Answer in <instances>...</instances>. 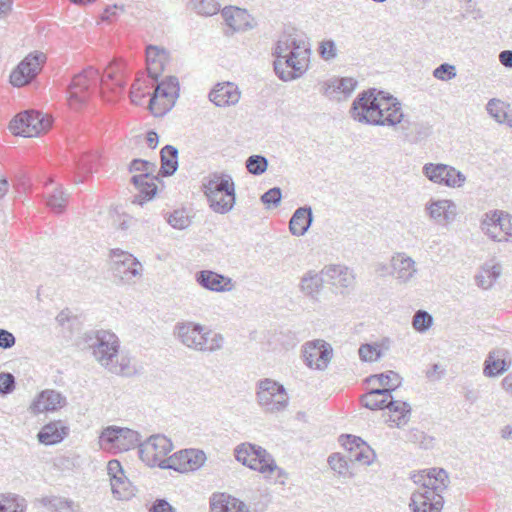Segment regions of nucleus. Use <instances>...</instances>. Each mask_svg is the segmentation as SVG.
<instances>
[{
	"instance_id": "f257e3e1",
	"label": "nucleus",
	"mask_w": 512,
	"mask_h": 512,
	"mask_svg": "<svg viewBox=\"0 0 512 512\" xmlns=\"http://www.w3.org/2000/svg\"><path fill=\"white\" fill-rule=\"evenodd\" d=\"M100 86V94L106 101H113L119 97L125 88L123 65L118 60H113L107 66L101 76L99 71L92 66L75 75L68 86V103L70 107L77 109L87 102L92 88Z\"/></svg>"
},
{
	"instance_id": "f03ea898",
	"label": "nucleus",
	"mask_w": 512,
	"mask_h": 512,
	"mask_svg": "<svg viewBox=\"0 0 512 512\" xmlns=\"http://www.w3.org/2000/svg\"><path fill=\"white\" fill-rule=\"evenodd\" d=\"M274 55V70L277 76L287 82L300 78L309 68L311 45L301 33L283 35L277 42Z\"/></svg>"
},
{
	"instance_id": "7ed1b4c3",
	"label": "nucleus",
	"mask_w": 512,
	"mask_h": 512,
	"mask_svg": "<svg viewBox=\"0 0 512 512\" xmlns=\"http://www.w3.org/2000/svg\"><path fill=\"white\" fill-rule=\"evenodd\" d=\"M84 339L94 359L108 372L122 376L135 374L131 358L119 352L120 341L116 334L107 330L91 331Z\"/></svg>"
},
{
	"instance_id": "20e7f679",
	"label": "nucleus",
	"mask_w": 512,
	"mask_h": 512,
	"mask_svg": "<svg viewBox=\"0 0 512 512\" xmlns=\"http://www.w3.org/2000/svg\"><path fill=\"white\" fill-rule=\"evenodd\" d=\"M419 487L410 498L409 507L412 512H440L444 499L442 493L449 484V477L444 469L432 468L413 476Z\"/></svg>"
},
{
	"instance_id": "39448f33",
	"label": "nucleus",
	"mask_w": 512,
	"mask_h": 512,
	"mask_svg": "<svg viewBox=\"0 0 512 512\" xmlns=\"http://www.w3.org/2000/svg\"><path fill=\"white\" fill-rule=\"evenodd\" d=\"M175 338L185 347L202 353H213L222 349L224 337L206 326L192 321L178 322L174 326Z\"/></svg>"
},
{
	"instance_id": "423d86ee",
	"label": "nucleus",
	"mask_w": 512,
	"mask_h": 512,
	"mask_svg": "<svg viewBox=\"0 0 512 512\" xmlns=\"http://www.w3.org/2000/svg\"><path fill=\"white\" fill-rule=\"evenodd\" d=\"M202 188L214 212L225 214L234 206L235 189L230 175L212 173L204 178Z\"/></svg>"
},
{
	"instance_id": "0eeeda50",
	"label": "nucleus",
	"mask_w": 512,
	"mask_h": 512,
	"mask_svg": "<svg viewBox=\"0 0 512 512\" xmlns=\"http://www.w3.org/2000/svg\"><path fill=\"white\" fill-rule=\"evenodd\" d=\"M172 449L173 444L169 438L156 434L150 436L144 442L140 441L138 452L140 459L147 466L166 469L168 466H171L167 455Z\"/></svg>"
},
{
	"instance_id": "6e6552de",
	"label": "nucleus",
	"mask_w": 512,
	"mask_h": 512,
	"mask_svg": "<svg viewBox=\"0 0 512 512\" xmlns=\"http://www.w3.org/2000/svg\"><path fill=\"white\" fill-rule=\"evenodd\" d=\"M378 94H380V90L375 88L360 92L353 100L349 110L351 118L365 125L375 126V123H379Z\"/></svg>"
},
{
	"instance_id": "1a4fd4ad",
	"label": "nucleus",
	"mask_w": 512,
	"mask_h": 512,
	"mask_svg": "<svg viewBox=\"0 0 512 512\" xmlns=\"http://www.w3.org/2000/svg\"><path fill=\"white\" fill-rule=\"evenodd\" d=\"M179 91V81L175 76H169L158 83L149 101V108L152 114L160 117L169 112L179 97Z\"/></svg>"
},
{
	"instance_id": "9d476101",
	"label": "nucleus",
	"mask_w": 512,
	"mask_h": 512,
	"mask_svg": "<svg viewBox=\"0 0 512 512\" xmlns=\"http://www.w3.org/2000/svg\"><path fill=\"white\" fill-rule=\"evenodd\" d=\"M141 435L132 429L108 426L101 432L100 442L104 449L126 452L139 447Z\"/></svg>"
},
{
	"instance_id": "9b49d317",
	"label": "nucleus",
	"mask_w": 512,
	"mask_h": 512,
	"mask_svg": "<svg viewBox=\"0 0 512 512\" xmlns=\"http://www.w3.org/2000/svg\"><path fill=\"white\" fill-rule=\"evenodd\" d=\"M422 173L429 181L449 188H461L466 182V176L461 171L443 163H426Z\"/></svg>"
},
{
	"instance_id": "f8f14e48",
	"label": "nucleus",
	"mask_w": 512,
	"mask_h": 512,
	"mask_svg": "<svg viewBox=\"0 0 512 512\" xmlns=\"http://www.w3.org/2000/svg\"><path fill=\"white\" fill-rule=\"evenodd\" d=\"M258 404L269 412H279L288 405V396L283 385L265 379L258 383Z\"/></svg>"
},
{
	"instance_id": "ddd939ff",
	"label": "nucleus",
	"mask_w": 512,
	"mask_h": 512,
	"mask_svg": "<svg viewBox=\"0 0 512 512\" xmlns=\"http://www.w3.org/2000/svg\"><path fill=\"white\" fill-rule=\"evenodd\" d=\"M111 259L113 274L122 282L134 283L135 278L142 275V265L132 254L120 249H113Z\"/></svg>"
},
{
	"instance_id": "4468645a",
	"label": "nucleus",
	"mask_w": 512,
	"mask_h": 512,
	"mask_svg": "<svg viewBox=\"0 0 512 512\" xmlns=\"http://www.w3.org/2000/svg\"><path fill=\"white\" fill-rule=\"evenodd\" d=\"M51 121L45 119L39 112L25 111L18 114L9 124V128L15 135L33 137L47 130Z\"/></svg>"
},
{
	"instance_id": "2eb2a0df",
	"label": "nucleus",
	"mask_w": 512,
	"mask_h": 512,
	"mask_svg": "<svg viewBox=\"0 0 512 512\" xmlns=\"http://www.w3.org/2000/svg\"><path fill=\"white\" fill-rule=\"evenodd\" d=\"M46 56L42 52H34L26 56L11 72L10 83L22 87L30 83L40 72Z\"/></svg>"
},
{
	"instance_id": "dca6fc26",
	"label": "nucleus",
	"mask_w": 512,
	"mask_h": 512,
	"mask_svg": "<svg viewBox=\"0 0 512 512\" xmlns=\"http://www.w3.org/2000/svg\"><path fill=\"white\" fill-rule=\"evenodd\" d=\"M481 229L495 241H507L508 237L512 238V217L500 211H491L485 214Z\"/></svg>"
},
{
	"instance_id": "f3484780",
	"label": "nucleus",
	"mask_w": 512,
	"mask_h": 512,
	"mask_svg": "<svg viewBox=\"0 0 512 512\" xmlns=\"http://www.w3.org/2000/svg\"><path fill=\"white\" fill-rule=\"evenodd\" d=\"M333 356L332 346L322 339L308 341L303 346L306 365L315 370H325Z\"/></svg>"
},
{
	"instance_id": "a211bd4d",
	"label": "nucleus",
	"mask_w": 512,
	"mask_h": 512,
	"mask_svg": "<svg viewBox=\"0 0 512 512\" xmlns=\"http://www.w3.org/2000/svg\"><path fill=\"white\" fill-rule=\"evenodd\" d=\"M388 274L400 285L412 283L418 275V267L414 259L404 252H396L389 262Z\"/></svg>"
},
{
	"instance_id": "6ab92c4d",
	"label": "nucleus",
	"mask_w": 512,
	"mask_h": 512,
	"mask_svg": "<svg viewBox=\"0 0 512 512\" xmlns=\"http://www.w3.org/2000/svg\"><path fill=\"white\" fill-rule=\"evenodd\" d=\"M378 98V118L380 117L379 123H375V126H386L395 127L400 124L404 118V112L400 101L392 96L391 94L380 90Z\"/></svg>"
},
{
	"instance_id": "aec40b11",
	"label": "nucleus",
	"mask_w": 512,
	"mask_h": 512,
	"mask_svg": "<svg viewBox=\"0 0 512 512\" xmlns=\"http://www.w3.org/2000/svg\"><path fill=\"white\" fill-rule=\"evenodd\" d=\"M357 86L352 77H333L319 84V92L332 101L340 102L347 99Z\"/></svg>"
},
{
	"instance_id": "412c9836",
	"label": "nucleus",
	"mask_w": 512,
	"mask_h": 512,
	"mask_svg": "<svg viewBox=\"0 0 512 512\" xmlns=\"http://www.w3.org/2000/svg\"><path fill=\"white\" fill-rule=\"evenodd\" d=\"M205 453L196 449H185L169 457L171 466L167 468L179 472H188L199 469L205 462Z\"/></svg>"
},
{
	"instance_id": "4be33fe9",
	"label": "nucleus",
	"mask_w": 512,
	"mask_h": 512,
	"mask_svg": "<svg viewBox=\"0 0 512 512\" xmlns=\"http://www.w3.org/2000/svg\"><path fill=\"white\" fill-rule=\"evenodd\" d=\"M425 212L430 220L439 225H446L454 221L457 215V207L449 199H431L425 204Z\"/></svg>"
},
{
	"instance_id": "5701e85b",
	"label": "nucleus",
	"mask_w": 512,
	"mask_h": 512,
	"mask_svg": "<svg viewBox=\"0 0 512 512\" xmlns=\"http://www.w3.org/2000/svg\"><path fill=\"white\" fill-rule=\"evenodd\" d=\"M341 439H345L342 445L348 451L347 458L350 462L362 465H370L373 462L375 458L374 451L360 437L342 435Z\"/></svg>"
},
{
	"instance_id": "b1692460",
	"label": "nucleus",
	"mask_w": 512,
	"mask_h": 512,
	"mask_svg": "<svg viewBox=\"0 0 512 512\" xmlns=\"http://www.w3.org/2000/svg\"><path fill=\"white\" fill-rule=\"evenodd\" d=\"M221 16L232 32H241L252 28L253 16L246 9L225 6L221 10Z\"/></svg>"
},
{
	"instance_id": "393cba45",
	"label": "nucleus",
	"mask_w": 512,
	"mask_h": 512,
	"mask_svg": "<svg viewBox=\"0 0 512 512\" xmlns=\"http://www.w3.org/2000/svg\"><path fill=\"white\" fill-rule=\"evenodd\" d=\"M195 281L202 288L213 292H228L233 289L231 278L212 270L196 272Z\"/></svg>"
},
{
	"instance_id": "a878e982",
	"label": "nucleus",
	"mask_w": 512,
	"mask_h": 512,
	"mask_svg": "<svg viewBox=\"0 0 512 512\" xmlns=\"http://www.w3.org/2000/svg\"><path fill=\"white\" fill-rule=\"evenodd\" d=\"M258 473L264 474L269 482L285 484L287 473L277 466L274 458L258 446Z\"/></svg>"
},
{
	"instance_id": "bb28decb",
	"label": "nucleus",
	"mask_w": 512,
	"mask_h": 512,
	"mask_svg": "<svg viewBox=\"0 0 512 512\" xmlns=\"http://www.w3.org/2000/svg\"><path fill=\"white\" fill-rule=\"evenodd\" d=\"M209 512H249L248 506L240 499L223 492L210 496Z\"/></svg>"
},
{
	"instance_id": "cd10ccee",
	"label": "nucleus",
	"mask_w": 512,
	"mask_h": 512,
	"mask_svg": "<svg viewBox=\"0 0 512 512\" xmlns=\"http://www.w3.org/2000/svg\"><path fill=\"white\" fill-rule=\"evenodd\" d=\"M209 99L219 107L234 105L240 99V92L238 87L231 82L218 83L209 93Z\"/></svg>"
},
{
	"instance_id": "c85d7f7f",
	"label": "nucleus",
	"mask_w": 512,
	"mask_h": 512,
	"mask_svg": "<svg viewBox=\"0 0 512 512\" xmlns=\"http://www.w3.org/2000/svg\"><path fill=\"white\" fill-rule=\"evenodd\" d=\"M155 181L156 178L147 172L134 175L132 177V182L138 189V194L134 196L132 203L142 206L145 201L151 200L157 192V185Z\"/></svg>"
},
{
	"instance_id": "c756f323",
	"label": "nucleus",
	"mask_w": 512,
	"mask_h": 512,
	"mask_svg": "<svg viewBox=\"0 0 512 512\" xmlns=\"http://www.w3.org/2000/svg\"><path fill=\"white\" fill-rule=\"evenodd\" d=\"M69 434V427L61 420L44 425L37 434L38 441L44 445H55Z\"/></svg>"
},
{
	"instance_id": "7c9ffc66",
	"label": "nucleus",
	"mask_w": 512,
	"mask_h": 512,
	"mask_svg": "<svg viewBox=\"0 0 512 512\" xmlns=\"http://www.w3.org/2000/svg\"><path fill=\"white\" fill-rule=\"evenodd\" d=\"M333 286L348 288L354 283V274L348 267L338 264L328 265L321 271Z\"/></svg>"
},
{
	"instance_id": "2f4dec72",
	"label": "nucleus",
	"mask_w": 512,
	"mask_h": 512,
	"mask_svg": "<svg viewBox=\"0 0 512 512\" xmlns=\"http://www.w3.org/2000/svg\"><path fill=\"white\" fill-rule=\"evenodd\" d=\"M65 403V397H63L59 392L54 390H45L41 392L37 399L32 403L31 410L34 413L56 411L62 408Z\"/></svg>"
},
{
	"instance_id": "473e14b6",
	"label": "nucleus",
	"mask_w": 512,
	"mask_h": 512,
	"mask_svg": "<svg viewBox=\"0 0 512 512\" xmlns=\"http://www.w3.org/2000/svg\"><path fill=\"white\" fill-rule=\"evenodd\" d=\"M313 222V212L310 206L299 207L289 221V231L293 236H304Z\"/></svg>"
},
{
	"instance_id": "72a5a7b5",
	"label": "nucleus",
	"mask_w": 512,
	"mask_h": 512,
	"mask_svg": "<svg viewBox=\"0 0 512 512\" xmlns=\"http://www.w3.org/2000/svg\"><path fill=\"white\" fill-rule=\"evenodd\" d=\"M168 55L164 49L157 46L149 45L146 49L147 72L149 76L155 80L164 70Z\"/></svg>"
},
{
	"instance_id": "f704fd0d",
	"label": "nucleus",
	"mask_w": 512,
	"mask_h": 512,
	"mask_svg": "<svg viewBox=\"0 0 512 512\" xmlns=\"http://www.w3.org/2000/svg\"><path fill=\"white\" fill-rule=\"evenodd\" d=\"M386 408L389 410V418L386 422L395 424L398 428L406 425L411 416V407L409 403L401 400H395L393 396L387 402Z\"/></svg>"
},
{
	"instance_id": "c9c22d12",
	"label": "nucleus",
	"mask_w": 512,
	"mask_h": 512,
	"mask_svg": "<svg viewBox=\"0 0 512 512\" xmlns=\"http://www.w3.org/2000/svg\"><path fill=\"white\" fill-rule=\"evenodd\" d=\"M486 111L498 124H506L512 128V109L509 103L492 98L486 104Z\"/></svg>"
},
{
	"instance_id": "e433bc0d",
	"label": "nucleus",
	"mask_w": 512,
	"mask_h": 512,
	"mask_svg": "<svg viewBox=\"0 0 512 512\" xmlns=\"http://www.w3.org/2000/svg\"><path fill=\"white\" fill-rule=\"evenodd\" d=\"M368 382L374 386V388H380L386 390L385 394L392 396V392L396 390L402 383L400 375L394 371H387L384 373L370 376Z\"/></svg>"
},
{
	"instance_id": "4c0bfd02",
	"label": "nucleus",
	"mask_w": 512,
	"mask_h": 512,
	"mask_svg": "<svg viewBox=\"0 0 512 512\" xmlns=\"http://www.w3.org/2000/svg\"><path fill=\"white\" fill-rule=\"evenodd\" d=\"M324 276L313 270L307 271L301 278L300 290L306 296L316 299L323 287Z\"/></svg>"
},
{
	"instance_id": "58836bf2",
	"label": "nucleus",
	"mask_w": 512,
	"mask_h": 512,
	"mask_svg": "<svg viewBox=\"0 0 512 512\" xmlns=\"http://www.w3.org/2000/svg\"><path fill=\"white\" fill-rule=\"evenodd\" d=\"M502 267L500 264L485 263L479 273L475 276V281L478 287L482 289H489L493 286L496 280L500 277Z\"/></svg>"
},
{
	"instance_id": "ea45409f",
	"label": "nucleus",
	"mask_w": 512,
	"mask_h": 512,
	"mask_svg": "<svg viewBox=\"0 0 512 512\" xmlns=\"http://www.w3.org/2000/svg\"><path fill=\"white\" fill-rule=\"evenodd\" d=\"M41 503L50 512H79L80 509L79 504L59 496L44 497Z\"/></svg>"
},
{
	"instance_id": "a19ab883",
	"label": "nucleus",
	"mask_w": 512,
	"mask_h": 512,
	"mask_svg": "<svg viewBox=\"0 0 512 512\" xmlns=\"http://www.w3.org/2000/svg\"><path fill=\"white\" fill-rule=\"evenodd\" d=\"M110 484L112 494L118 500H129L135 495L136 489L125 474L120 477H114Z\"/></svg>"
},
{
	"instance_id": "79ce46f5",
	"label": "nucleus",
	"mask_w": 512,
	"mask_h": 512,
	"mask_svg": "<svg viewBox=\"0 0 512 512\" xmlns=\"http://www.w3.org/2000/svg\"><path fill=\"white\" fill-rule=\"evenodd\" d=\"M187 8L203 17L213 16L222 10L218 0H188Z\"/></svg>"
},
{
	"instance_id": "37998d69",
	"label": "nucleus",
	"mask_w": 512,
	"mask_h": 512,
	"mask_svg": "<svg viewBox=\"0 0 512 512\" xmlns=\"http://www.w3.org/2000/svg\"><path fill=\"white\" fill-rule=\"evenodd\" d=\"M385 391L386 390L373 387L368 393L362 396V404L370 410L385 409L391 397L385 394Z\"/></svg>"
},
{
	"instance_id": "c03bdc74",
	"label": "nucleus",
	"mask_w": 512,
	"mask_h": 512,
	"mask_svg": "<svg viewBox=\"0 0 512 512\" xmlns=\"http://www.w3.org/2000/svg\"><path fill=\"white\" fill-rule=\"evenodd\" d=\"M26 500L17 494H0V512H26Z\"/></svg>"
},
{
	"instance_id": "a18cd8bd",
	"label": "nucleus",
	"mask_w": 512,
	"mask_h": 512,
	"mask_svg": "<svg viewBox=\"0 0 512 512\" xmlns=\"http://www.w3.org/2000/svg\"><path fill=\"white\" fill-rule=\"evenodd\" d=\"M161 170L164 175H173L178 168V150L171 145H166L161 150Z\"/></svg>"
},
{
	"instance_id": "49530a36",
	"label": "nucleus",
	"mask_w": 512,
	"mask_h": 512,
	"mask_svg": "<svg viewBox=\"0 0 512 512\" xmlns=\"http://www.w3.org/2000/svg\"><path fill=\"white\" fill-rule=\"evenodd\" d=\"M507 369L505 359L499 357L497 352H490L484 362L483 373L487 377H495L503 374Z\"/></svg>"
},
{
	"instance_id": "de8ad7c7",
	"label": "nucleus",
	"mask_w": 512,
	"mask_h": 512,
	"mask_svg": "<svg viewBox=\"0 0 512 512\" xmlns=\"http://www.w3.org/2000/svg\"><path fill=\"white\" fill-rule=\"evenodd\" d=\"M235 457L237 461L256 470V445L250 443H242L235 449Z\"/></svg>"
},
{
	"instance_id": "09e8293b",
	"label": "nucleus",
	"mask_w": 512,
	"mask_h": 512,
	"mask_svg": "<svg viewBox=\"0 0 512 512\" xmlns=\"http://www.w3.org/2000/svg\"><path fill=\"white\" fill-rule=\"evenodd\" d=\"M96 161L97 156L95 154H86L81 157L77 164V171L74 180L75 184L84 182L85 176L94 171Z\"/></svg>"
},
{
	"instance_id": "8fccbe9b",
	"label": "nucleus",
	"mask_w": 512,
	"mask_h": 512,
	"mask_svg": "<svg viewBox=\"0 0 512 512\" xmlns=\"http://www.w3.org/2000/svg\"><path fill=\"white\" fill-rule=\"evenodd\" d=\"M70 194L62 189H55L46 200L47 206L55 213H62L68 203Z\"/></svg>"
},
{
	"instance_id": "3c124183",
	"label": "nucleus",
	"mask_w": 512,
	"mask_h": 512,
	"mask_svg": "<svg viewBox=\"0 0 512 512\" xmlns=\"http://www.w3.org/2000/svg\"><path fill=\"white\" fill-rule=\"evenodd\" d=\"M358 353L360 359L366 362L377 361L383 355L381 345L377 343L362 344L359 347Z\"/></svg>"
},
{
	"instance_id": "603ef678",
	"label": "nucleus",
	"mask_w": 512,
	"mask_h": 512,
	"mask_svg": "<svg viewBox=\"0 0 512 512\" xmlns=\"http://www.w3.org/2000/svg\"><path fill=\"white\" fill-rule=\"evenodd\" d=\"M433 324V317L424 310H418L412 320L413 328L418 332H426Z\"/></svg>"
},
{
	"instance_id": "864d4df0",
	"label": "nucleus",
	"mask_w": 512,
	"mask_h": 512,
	"mask_svg": "<svg viewBox=\"0 0 512 512\" xmlns=\"http://www.w3.org/2000/svg\"><path fill=\"white\" fill-rule=\"evenodd\" d=\"M336 43L332 39L323 40L319 43L318 53L325 61H332L337 57Z\"/></svg>"
},
{
	"instance_id": "5fc2aeb1",
	"label": "nucleus",
	"mask_w": 512,
	"mask_h": 512,
	"mask_svg": "<svg viewBox=\"0 0 512 512\" xmlns=\"http://www.w3.org/2000/svg\"><path fill=\"white\" fill-rule=\"evenodd\" d=\"M457 75L456 67L449 63L439 65L433 71V76L441 81H449Z\"/></svg>"
},
{
	"instance_id": "6e6d98bb",
	"label": "nucleus",
	"mask_w": 512,
	"mask_h": 512,
	"mask_svg": "<svg viewBox=\"0 0 512 512\" xmlns=\"http://www.w3.org/2000/svg\"><path fill=\"white\" fill-rule=\"evenodd\" d=\"M282 199L281 189L274 187L269 189L261 196V201L267 206L268 209L276 208L279 206Z\"/></svg>"
},
{
	"instance_id": "4d7b16f0",
	"label": "nucleus",
	"mask_w": 512,
	"mask_h": 512,
	"mask_svg": "<svg viewBox=\"0 0 512 512\" xmlns=\"http://www.w3.org/2000/svg\"><path fill=\"white\" fill-rule=\"evenodd\" d=\"M168 223L176 229H185L190 225V220L184 211L176 210L170 214Z\"/></svg>"
},
{
	"instance_id": "13d9d810",
	"label": "nucleus",
	"mask_w": 512,
	"mask_h": 512,
	"mask_svg": "<svg viewBox=\"0 0 512 512\" xmlns=\"http://www.w3.org/2000/svg\"><path fill=\"white\" fill-rule=\"evenodd\" d=\"M328 463L334 471L341 475H346L348 471V460L346 457L340 456L339 454H332L328 458Z\"/></svg>"
},
{
	"instance_id": "bf43d9fd",
	"label": "nucleus",
	"mask_w": 512,
	"mask_h": 512,
	"mask_svg": "<svg viewBox=\"0 0 512 512\" xmlns=\"http://www.w3.org/2000/svg\"><path fill=\"white\" fill-rule=\"evenodd\" d=\"M15 389V378L11 373H0V394L7 395Z\"/></svg>"
},
{
	"instance_id": "052dcab7",
	"label": "nucleus",
	"mask_w": 512,
	"mask_h": 512,
	"mask_svg": "<svg viewBox=\"0 0 512 512\" xmlns=\"http://www.w3.org/2000/svg\"><path fill=\"white\" fill-rule=\"evenodd\" d=\"M154 164L142 159H134L130 164V171H141L142 173H149L151 175L154 170Z\"/></svg>"
},
{
	"instance_id": "680f3d73",
	"label": "nucleus",
	"mask_w": 512,
	"mask_h": 512,
	"mask_svg": "<svg viewBox=\"0 0 512 512\" xmlns=\"http://www.w3.org/2000/svg\"><path fill=\"white\" fill-rule=\"evenodd\" d=\"M16 343V337L10 331L0 328V348L7 350L12 348Z\"/></svg>"
},
{
	"instance_id": "e2e57ef3",
	"label": "nucleus",
	"mask_w": 512,
	"mask_h": 512,
	"mask_svg": "<svg viewBox=\"0 0 512 512\" xmlns=\"http://www.w3.org/2000/svg\"><path fill=\"white\" fill-rule=\"evenodd\" d=\"M149 512H176V510L165 499H157L149 508Z\"/></svg>"
},
{
	"instance_id": "0e129e2a",
	"label": "nucleus",
	"mask_w": 512,
	"mask_h": 512,
	"mask_svg": "<svg viewBox=\"0 0 512 512\" xmlns=\"http://www.w3.org/2000/svg\"><path fill=\"white\" fill-rule=\"evenodd\" d=\"M108 475L110 476V481L114 479V477L123 476L124 471L118 460H111L107 466Z\"/></svg>"
},
{
	"instance_id": "69168bd1",
	"label": "nucleus",
	"mask_w": 512,
	"mask_h": 512,
	"mask_svg": "<svg viewBox=\"0 0 512 512\" xmlns=\"http://www.w3.org/2000/svg\"><path fill=\"white\" fill-rule=\"evenodd\" d=\"M499 62L506 68H512V50H503L499 53Z\"/></svg>"
},
{
	"instance_id": "338daca9",
	"label": "nucleus",
	"mask_w": 512,
	"mask_h": 512,
	"mask_svg": "<svg viewBox=\"0 0 512 512\" xmlns=\"http://www.w3.org/2000/svg\"><path fill=\"white\" fill-rule=\"evenodd\" d=\"M501 385L504 391L512 397V373L503 378Z\"/></svg>"
},
{
	"instance_id": "774afa93",
	"label": "nucleus",
	"mask_w": 512,
	"mask_h": 512,
	"mask_svg": "<svg viewBox=\"0 0 512 512\" xmlns=\"http://www.w3.org/2000/svg\"><path fill=\"white\" fill-rule=\"evenodd\" d=\"M500 436L504 440H512V425L508 424L500 429Z\"/></svg>"
}]
</instances>
